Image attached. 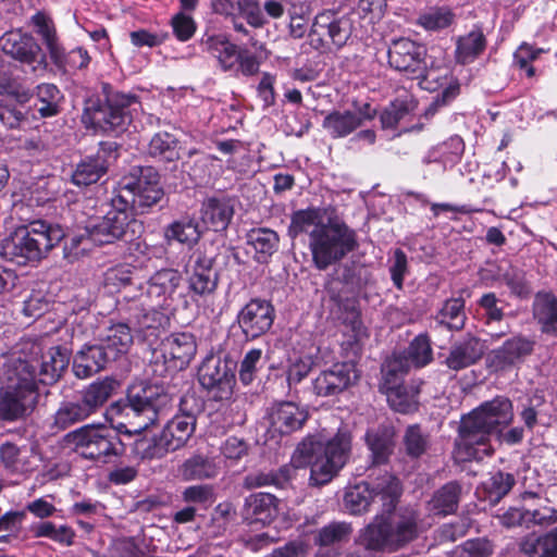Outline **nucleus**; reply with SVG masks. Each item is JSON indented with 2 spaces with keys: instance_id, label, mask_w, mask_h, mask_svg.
<instances>
[{
  "instance_id": "obj_46",
  "label": "nucleus",
  "mask_w": 557,
  "mask_h": 557,
  "mask_svg": "<svg viewBox=\"0 0 557 557\" xmlns=\"http://www.w3.org/2000/svg\"><path fill=\"white\" fill-rule=\"evenodd\" d=\"M417 108L416 99L410 95H405L392 101L380 115L383 128H396L399 123L411 114Z\"/></svg>"
},
{
  "instance_id": "obj_19",
  "label": "nucleus",
  "mask_w": 557,
  "mask_h": 557,
  "mask_svg": "<svg viewBox=\"0 0 557 557\" xmlns=\"http://www.w3.org/2000/svg\"><path fill=\"white\" fill-rule=\"evenodd\" d=\"M375 113L369 103H364L356 111L333 110L325 114L322 127L331 138H344L361 127L366 121L372 120Z\"/></svg>"
},
{
  "instance_id": "obj_43",
  "label": "nucleus",
  "mask_w": 557,
  "mask_h": 557,
  "mask_svg": "<svg viewBox=\"0 0 557 557\" xmlns=\"http://www.w3.org/2000/svg\"><path fill=\"white\" fill-rule=\"evenodd\" d=\"M466 320L465 300L461 297L445 300L441 309L434 315L436 325L449 331L462 330Z\"/></svg>"
},
{
  "instance_id": "obj_3",
  "label": "nucleus",
  "mask_w": 557,
  "mask_h": 557,
  "mask_svg": "<svg viewBox=\"0 0 557 557\" xmlns=\"http://www.w3.org/2000/svg\"><path fill=\"white\" fill-rule=\"evenodd\" d=\"M351 451V435L347 430L330 440L317 436L306 437L296 448L292 462L295 468H310V484H327L346 465Z\"/></svg>"
},
{
  "instance_id": "obj_31",
  "label": "nucleus",
  "mask_w": 557,
  "mask_h": 557,
  "mask_svg": "<svg viewBox=\"0 0 557 557\" xmlns=\"http://www.w3.org/2000/svg\"><path fill=\"white\" fill-rule=\"evenodd\" d=\"M183 281L182 274L174 269L157 271L146 283L144 299L149 298L157 305L172 298Z\"/></svg>"
},
{
  "instance_id": "obj_55",
  "label": "nucleus",
  "mask_w": 557,
  "mask_h": 557,
  "mask_svg": "<svg viewBox=\"0 0 557 557\" xmlns=\"http://www.w3.org/2000/svg\"><path fill=\"white\" fill-rule=\"evenodd\" d=\"M515 484L516 480L511 473L497 471L483 483V486L490 502L497 503L511 491Z\"/></svg>"
},
{
  "instance_id": "obj_25",
  "label": "nucleus",
  "mask_w": 557,
  "mask_h": 557,
  "mask_svg": "<svg viewBox=\"0 0 557 557\" xmlns=\"http://www.w3.org/2000/svg\"><path fill=\"white\" fill-rule=\"evenodd\" d=\"M210 8L213 13L224 17L240 15L255 28H260L267 23L258 0H210Z\"/></svg>"
},
{
  "instance_id": "obj_61",
  "label": "nucleus",
  "mask_w": 557,
  "mask_h": 557,
  "mask_svg": "<svg viewBox=\"0 0 557 557\" xmlns=\"http://www.w3.org/2000/svg\"><path fill=\"white\" fill-rule=\"evenodd\" d=\"M407 357L417 367H424L432 360V348L425 335L417 336L409 345Z\"/></svg>"
},
{
  "instance_id": "obj_33",
  "label": "nucleus",
  "mask_w": 557,
  "mask_h": 557,
  "mask_svg": "<svg viewBox=\"0 0 557 557\" xmlns=\"http://www.w3.org/2000/svg\"><path fill=\"white\" fill-rule=\"evenodd\" d=\"M234 215V205L230 198L212 197L201 207L202 222L214 232L225 231Z\"/></svg>"
},
{
  "instance_id": "obj_2",
  "label": "nucleus",
  "mask_w": 557,
  "mask_h": 557,
  "mask_svg": "<svg viewBox=\"0 0 557 557\" xmlns=\"http://www.w3.org/2000/svg\"><path fill=\"white\" fill-rule=\"evenodd\" d=\"M513 420L512 403L505 396L484 401L469 414L462 417L456 446L463 460L481 459L492 454V436L515 445L522 441L523 429L516 426L503 433Z\"/></svg>"
},
{
  "instance_id": "obj_23",
  "label": "nucleus",
  "mask_w": 557,
  "mask_h": 557,
  "mask_svg": "<svg viewBox=\"0 0 557 557\" xmlns=\"http://www.w3.org/2000/svg\"><path fill=\"white\" fill-rule=\"evenodd\" d=\"M533 349V341L523 336H513L491 352V364L496 370H507L517 367L532 354Z\"/></svg>"
},
{
  "instance_id": "obj_13",
  "label": "nucleus",
  "mask_w": 557,
  "mask_h": 557,
  "mask_svg": "<svg viewBox=\"0 0 557 557\" xmlns=\"http://www.w3.org/2000/svg\"><path fill=\"white\" fill-rule=\"evenodd\" d=\"M37 367L17 354H5L0 361V386L39 398Z\"/></svg>"
},
{
  "instance_id": "obj_58",
  "label": "nucleus",
  "mask_w": 557,
  "mask_h": 557,
  "mask_svg": "<svg viewBox=\"0 0 557 557\" xmlns=\"http://www.w3.org/2000/svg\"><path fill=\"white\" fill-rule=\"evenodd\" d=\"M289 469L282 468L276 472H259L250 474L246 478V484L248 487H262L267 485H274L278 488H283L289 481Z\"/></svg>"
},
{
  "instance_id": "obj_12",
  "label": "nucleus",
  "mask_w": 557,
  "mask_h": 557,
  "mask_svg": "<svg viewBox=\"0 0 557 557\" xmlns=\"http://www.w3.org/2000/svg\"><path fill=\"white\" fill-rule=\"evenodd\" d=\"M351 36L349 18L337 16L333 11L319 13L308 34L309 45L321 52H330L346 45Z\"/></svg>"
},
{
  "instance_id": "obj_34",
  "label": "nucleus",
  "mask_w": 557,
  "mask_h": 557,
  "mask_svg": "<svg viewBox=\"0 0 557 557\" xmlns=\"http://www.w3.org/2000/svg\"><path fill=\"white\" fill-rule=\"evenodd\" d=\"M213 259L199 255L189 276V289L199 296L212 294L218 286V273L212 268Z\"/></svg>"
},
{
  "instance_id": "obj_56",
  "label": "nucleus",
  "mask_w": 557,
  "mask_h": 557,
  "mask_svg": "<svg viewBox=\"0 0 557 557\" xmlns=\"http://www.w3.org/2000/svg\"><path fill=\"white\" fill-rule=\"evenodd\" d=\"M33 21L38 28L37 32L42 37L51 58L59 60L62 57L63 51L58 44L55 29L51 20L42 13H37L33 16Z\"/></svg>"
},
{
  "instance_id": "obj_16",
  "label": "nucleus",
  "mask_w": 557,
  "mask_h": 557,
  "mask_svg": "<svg viewBox=\"0 0 557 557\" xmlns=\"http://www.w3.org/2000/svg\"><path fill=\"white\" fill-rule=\"evenodd\" d=\"M126 320L132 330L144 338L158 336L160 330H164L169 323V317L156 307H146L144 294L133 299L125 308Z\"/></svg>"
},
{
  "instance_id": "obj_27",
  "label": "nucleus",
  "mask_w": 557,
  "mask_h": 557,
  "mask_svg": "<svg viewBox=\"0 0 557 557\" xmlns=\"http://www.w3.org/2000/svg\"><path fill=\"white\" fill-rule=\"evenodd\" d=\"M37 367V377L42 385L55 384L66 370L70 355L66 348L61 346L50 347L41 354L40 361L33 360Z\"/></svg>"
},
{
  "instance_id": "obj_49",
  "label": "nucleus",
  "mask_w": 557,
  "mask_h": 557,
  "mask_svg": "<svg viewBox=\"0 0 557 557\" xmlns=\"http://www.w3.org/2000/svg\"><path fill=\"white\" fill-rule=\"evenodd\" d=\"M486 47V39L481 30H472L457 41L456 60L460 64L472 63Z\"/></svg>"
},
{
  "instance_id": "obj_30",
  "label": "nucleus",
  "mask_w": 557,
  "mask_h": 557,
  "mask_svg": "<svg viewBox=\"0 0 557 557\" xmlns=\"http://www.w3.org/2000/svg\"><path fill=\"white\" fill-rule=\"evenodd\" d=\"M484 350L485 345L481 339L467 335L451 345L445 363L449 369L459 371L479 361Z\"/></svg>"
},
{
  "instance_id": "obj_15",
  "label": "nucleus",
  "mask_w": 557,
  "mask_h": 557,
  "mask_svg": "<svg viewBox=\"0 0 557 557\" xmlns=\"http://www.w3.org/2000/svg\"><path fill=\"white\" fill-rule=\"evenodd\" d=\"M198 381L203 388L213 393L214 399H227L235 383L233 366L220 357H208L199 367Z\"/></svg>"
},
{
  "instance_id": "obj_52",
  "label": "nucleus",
  "mask_w": 557,
  "mask_h": 557,
  "mask_svg": "<svg viewBox=\"0 0 557 557\" xmlns=\"http://www.w3.org/2000/svg\"><path fill=\"white\" fill-rule=\"evenodd\" d=\"M325 212L326 211L321 208H308L306 210L295 211L290 218L288 235L295 238L299 234L308 232L309 227L315 228L317 225L325 224Z\"/></svg>"
},
{
  "instance_id": "obj_24",
  "label": "nucleus",
  "mask_w": 557,
  "mask_h": 557,
  "mask_svg": "<svg viewBox=\"0 0 557 557\" xmlns=\"http://www.w3.org/2000/svg\"><path fill=\"white\" fill-rule=\"evenodd\" d=\"M418 520V512L411 508L401 509L393 516L386 517L393 550L405 546L417 537Z\"/></svg>"
},
{
  "instance_id": "obj_47",
  "label": "nucleus",
  "mask_w": 557,
  "mask_h": 557,
  "mask_svg": "<svg viewBox=\"0 0 557 557\" xmlns=\"http://www.w3.org/2000/svg\"><path fill=\"white\" fill-rule=\"evenodd\" d=\"M278 235L270 228H252L247 234V243L256 251L258 261L264 262L278 247Z\"/></svg>"
},
{
  "instance_id": "obj_50",
  "label": "nucleus",
  "mask_w": 557,
  "mask_h": 557,
  "mask_svg": "<svg viewBox=\"0 0 557 557\" xmlns=\"http://www.w3.org/2000/svg\"><path fill=\"white\" fill-rule=\"evenodd\" d=\"M401 443L405 454L411 459H418L429 450L431 437L420 424H411L406 428Z\"/></svg>"
},
{
  "instance_id": "obj_18",
  "label": "nucleus",
  "mask_w": 557,
  "mask_h": 557,
  "mask_svg": "<svg viewBox=\"0 0 557 557\" xmlns=\"http://www.w3.org/2000/svg\"><path fill=\"white\" fill-rule=\"evenodd\" d=\"M358 379L359 373L354 362H337L312 381V392L319 397L334 396L355 384Z\"/></svg>"
},
{
  "instance_id": "obj_48",
  "label": "nucleus",
  "mask_w": 557,
  "mask_h": 557,
  "mask_svg": "<svg viewBox=\"0 0 557 557\" xmlns=\"http://www.w3.org/2000/svg\"><path fill=\"white\" fill-rule=\"evenodd\" d=\"M148 153L164 162H175L181 158L178 140L168 132H159L150 139Z\"/></svg>"
},
{
  "instance_id": "obj_5",
  "label": "nucleus",
  "mask_w": 557,
  "mask_h": 557,
  "mask_svg": "<svg viewBox=\"0 0 557 557\" xmlns=\"http://www.w3.org/2000/svg\"><path fill=\"white\" fill-rule=\"evenodd\" d=\"M139 108L136 95L121 92L102 83L101 92L85 101L82 122L87 128L103 133L122 132Z\"/></svg>"
},
{
  "instance_id": "obj_54",
  "label": "nucleus",
  "mask_w": 557,
  "mask_h": 557,
  "mask_svg": "<svg viewBox=\"0 0 557 557\" xmlns=\"http://www.w3.org/2000/svg\"><path fill=\"white\" fill-rule=\"evenodd\" d=\"M36 97L41 103V106L38 107V112L42 117L54 116L60 112V102L63 96L55 85H38L36 87Z\"/></svg>"
},
{
  "instance_id": "obj_35",
  "label": "nucleus",
  "mask_w": 557,
  "mask_h": 557,
  "mask_svg": "<svg viewBox=\"0 0 557 557\" xmlns=\"http://www.w3.org/2000/svg\"><path fill=\"white\" fill-rule=\"evenodd\" d=\"M133 330L127 323H115L107 327L100 337V345L108 355L115 361L120 356L126 354L133 345Z\"/></svg>"
},
{
  "instance_id": "obj_53",
  "label": "nucleus",
  "mask_w": 557,
  "mask_h": 557,
  "mask_svg": "<svg viewBox=\"0 0 557 557\" xmlns=\"http://www.w3.org/2000/svg\"><path fill=\"white\" fill-rule=\"evenodd\" d=\"M164 235L169 240H177L178 243L191 246L199 240L201 232L195 219L184 216L170 224L165 228Z\"/></svg>"
},
{
  "instance_id": "obj_26",
  "label": "nucleus",
  "mask_w": 557,
  "mask_h": 557,
  "mask_svg": "<svg viewBox=\"0 0 557 557\" xmlns=\"http://www.w3.org/2000/svg\"><path fill=\"white\" fill-rule=\"evenodd\" d=\"M37 396L0 386V420L14 422L27 418L36 408Z\"/></svg>"
},
{
  "instance_id": "obj_14",
  "label": "nucleus",
  "mask_w": 557,
  "mask_h": 557,
  "mask_svg": "<svg viewBox=\"0 0 557 557\" xmlns=\"http://www.w3.org/2000/svg\"><path fill=\"white\" fill-rule=\"evenodd\" d=\"M388 63L396 71L405 72L412 79L428 83L433 73L428 70L426 49L408 38L393 40L388 48Z\"/></svg>"
},
{
  "instance_id": "obj_44",
  "label": "nucleus",
  "mask_w": 557,
  "mask_h": 557,
  "mask_svg": "<svg viewBox=\"0 0 557 557\" xmlns=\"http://www.w3.org/2000/svg\"><path fill=\"white\" fill-rule=\"evenodd\" d=\"M534 319L544 333L557 336V299L552 294H537L533 302Z\"/></svg>"
},
{
  "instance_id": "obj_11",
  "label": "nucleus",
  "mask_w": 557,
  "mask_h": 557,
  "mask_svg": "<svg viewBox=\"0 0 557 557\" xmlns=\"http://www.w3.org/2000/svg\"><path fill=\"white\" fill-rule=\"evenodd\" d=\"M196 429V422L190 418L174 416L163 428L160 436L152 441L139 440L136 450L143 458H162L170 451H175L186 445Z\"/></svg>"
},
{
  "instance_id": "obj_4",
  "label": "nucleus",
  "mask_w": 557,
  "mask_h": 557,
  "mask_svg": "<svg viewBox=\"0 0 557 557\" xmlns=\"http://www.w3.org/2000/svg\"><path fill=\"white\" fill-rule=\"evenodd\" d=\"M63 230L42 220L16 227L0 242V256L18 265L36 263L64 238Z\"/></svg>"
},
{
  "instance_id": "obj_10",
  "label": "nucleus",
  "mask_w": 557,
  "mask_h": 557,
  "mask_svg": "<svg viewBox=\"0 0 557 557\" xmlns=\"http://www.w3.org/2000/svg\"><path fill=\"white\" fill-rule=\"evenodd\" d=\"M115 196L117 205L125 203L137 214L146 213L164 196L158 171L152 166L133 169L132 174L123 180Z\"/></svg>"
},
{
  "instance_id": "obj_42",
  "label": "nucleus",
  "mask_w": 557,
  "mask_h": 557,
  "mask_svg": "<svg viewBox=\"0 0 557 557\" xmlns=\"http://www.w3.org/2000/svg\"><path fill=\"white\" fill-rule=\"evenodd\" d=\"M461 496V485L457 481H450L434 492L428 503V508L434 515H450L457 508Z\"/></svg>"
},
{
  "instance_id": "obj_37",
  "label": "nucleus",
  "mask_w": 557,
  "mask_h": 557,
  "mask_svg": "<svg viewBox=\"0 0 557 557\" xmlns=\"http://www.w3.org/2000/svg\"><path fill=\"white\" fill-rule=\"evenodd\" d=\"M177 473L184 481L208 480L219 474V466L213 457L194 454L178 466Z\"/></svg>"
},
{
  "instance_id": "obj_17",
  "label": "nucleus",
  "mask_w": 557,
  "mask_h": 557,
  "mask_svg": "<svg viewBox=\"0 0 557 557\" xmlns=\"http://www.w3.org/2000/svg\"><path fill=\"white\" fill-rule=\"evenodd\" d=\"M275 311L272 304L264 299H251L238 312L237 322L246 339H256L272 326Z\"/></svg>"
},
{
  "instance_id": "obj_57",
  "label": "nucleus",
  "mask_w": 557,
  "mask_h": 557,
  "mask_svg": "<svg viewBox=\"0 0 557 557\" xmlns=\"http://www.w3.org/2000/svg\"><path fill=\"white\" fill-rule=\"evenodd\" d=\"M454 17V13L448 8H431L419 16L418 23L426 30H441L450 26Z\"/></svg>"
},
{
  "instance_id": "obj_6",
  "label": "nucleus",
  "mask_w": 557,
  "mask_h": 557,
  "mask_svg": "<svg viewBox=\"0 0 557 557\" xmlns=\"http://www.w3.org/2000/svg\"><path fill=\"white\" fill-rule=\"evenodd\" d=\"M308 246L312 262L320 271L343 260L358 248L356 232L337 216L326 219L308 233Z\"/></svg>"
},
{
  "instance_id": "obj_60",
  "label": "nucleus",
  "mask_w": 557,
  "mask_h": 557,
  "mask_svg": "<svg viewBox=\"0 0 557 557\" xmlns=\"http://www.w3.org/2000/svg\"><path fill=\"white\" fill-rule=\"evenodd\" d=\"M263 351L260 348H253L246 352L244 359L240 362L238 377L245 385L250 384L257 372L261 369Z\"/></svg>"
},
{
  "instance_id": "obj_38",
  "label": "nucleus",
  "mask_w": 557,
  "mask_h": 557,
  "mask_svg": "<svg viewBox=\"0 0 557 557\" xmlns=\"http://www.w3.org/2000/svg\"><path fill=\"white\" fill-rule=\"evenodd\" d=\"M109 169L107 156L95 154L82 159L72 172L71 180L76 186L96 184Z\"/></svg>"
},
{
  "instance_id": "obj_40",
  "label": "nucleus",
  "mask_w": 557,
  "mask_h": 557,
  "mask_svg": "<svg viewBox=\"0 0 557 557\" xmlns=\"http://www.w3.org/2000/svg\"><path fill=\"white\" fill-rule=\"evenodd\" d=\"M389 407L399 413L408 414L418 410L419 388L414 385L382 386Z\"/></svg>"
},
{
  "instance_id": "obj_39",
  "label": "nucleus",
  "mask_w": 557,
  "mask_h": 557,
  "mask_svg": "<svg viewBox=\"0 0 557 557\" xmlns=\"http://www.w3.org/2000/svg\"><path fill=\"white\" fill-rule=\"evenodd\" d=\"M395 432L389 426H380L366 433V442L373 463H386L395 447Z\"/></svg>"
},
{
  "instance_id": "obj_63",
  "label": "nucleus",
  "mask_w": 557,
  "mask_h": 557,
  "mask_svg": "<svg viewBox=\"0 0 557 557\" xmlns=\"http://www.w3.org/2000/svg\"><path fill=\"white\" fill-rule=\"evenodd\" d=\"M171 25L174 35L181 41L189 40L197 28L196 22L190 14L184 12H177L171 18Z\"/></svg>"
},
{
  "instance_id": "obj_1",
  "label": "nucleus",
  "mask_w": 557,
  "mask_h": 557,
  "mask_svg": "<svg viewBox=\"0 0 557 557\" xmlns=\"http://www.w3.org/2000/svg\"><path fill=\"white\" fill-rule=\"evenodd\" d=\"M172 406V397L162 386L140 381L127 388L126 403L112 410L127 419L115 426L90 423L70 431L63 436V444L81 458L94 462L108 463L125 453L120 434H137L159 422Z\"/></svg>"
},
{
  "instance_id": "obj_21",
  "label": "nucleus",
  "mask_w": 557,
  "mask_h": 557,
  "mask_svg": "<svg viewBox=\"0 0 557 557\" xmlns=\"http://www.w3.org/2000/svg\"><path fill=\"white\" fill-rule=\"evenodd\" d=\"M165 362L175 371L186 369L197 352V343L189 332L172 333L162 341Z\"/></svg>"
},
{
  "instance_id": "obj_8",
  "label": "nucleus",
  "mask_w": 557,
  "mask_h": 557,
  "mask_svg": "<svg viewBox=\"0 0 557 557\" xmlns=\"http://www.w3.org/2000/svg\"><path fill=\"white\" fill-rule=\"evenodd\" d=\"M119 385L115 379L107 376L89 384L77 397L63 400L53 414L52 429L64 431L84 422L104 406Z\"/></svg>"
},
{
  "instance_id": "obj_7",
  "label": "nucleus",
  "mask_w": 557,
  "mask_h": 557,
  "mask_svg": "<svg viewBox=\"0 0 557 557\" xmlns=\"http://www.w3.org/2000/svg\"><path fill=\"white\" fill-rule=\"evenodd\" d=\"M403 494V485L397 476L384 472L371 483L361 482L349 487L344 496L345 507L352 515L369 510L392 513Z\"/></svg>"
},
{
  "instance_id": "obj_20",
  "label": "nucleus",
  "mask_w": 557,
  "mask_h": 557,
  "mask_svg": "<svg viewBox=\"0 0 557 557\" xmlns=\"http://www.w3.org/2000/svg\"><path fill=\"white\" fill-rule=\"evenodd\" d=\"M0 47L7 55L30 66L33 71L36 70V64L44 61L41 48L35 38L21 30L5 33L0 38Z\"/></svg>"
},
{
  "instance_id": "obj_28",
  "label": "nucleus",
  "mask_w": 557,
  "mask_h": 557,
  "mask_svg": "<svg viewBox=\"0 0 557 557\" xmlns=\"http://www.w3.org/2000/svg\"><path fill=\"white\" fill-rule=\"evenodd\" d=\"M113 359L99 344L84 345L73 359V373L78 379H87L106 369Z\"/></svg>"
},
{
  "instance_id": "obj_41",
  "label": "nucleus",
  "mask_w": 557,
  "mask_h": 557,
  "mask_svg": "<svg viewBox=\"0 0 557 557\" xmlns=\"http://www.w3.org/2000/svg\"><path fill=\"white\" fill-rule=\"evenodd\" d=\"M519 548L528 557H557V527L544 535L532 533L522 537Z\"/></svg>"
},
{
  "instance_id": "obj_29",
  "label": "nucleus",
  "mask_w": 557,
  "mask_h": 557,
  "mask_svg": "<svg viewBox=\"0 0 557 557\" xmlns=\"http://www.w3.org/2000/svg\"><path fill=\"white\" fill-rule=\"evenodd\" d=\"M277 498L270 493L251 494L245 499L242 517L249 524H269L277 515Z\"/></svg>"
},
{
  "instance_id": "obj_36",
  "label": "nucleus",
  "mask_w": 557,
  "mask_h": 557,
  "mask_svg": "<svg viewBox=\"0 0 557 557\" xmlns=\"http://www.w3.org/2000/svg\"><path fill=\"white\" fill-rule=\"evenodd\" d=\"M386 513L377 512L359 534L358 542L368 550H393L389 533L386 525Z\"/></svg>"
},
{
  "instance_id": "obj_32",
  "label": "nucleus",
  "mask_w": 557,
  "mask_h": 557,
  "mask_svg": "<svg viewBox=\"0 0 557 557\" xmlns=\"http://www.w3.org/2000/svg\"><path fill=\"white\" fill-rule=\"evenodd\" d=\"M201 47L216 59L223 72H231L236 69L239 51L237 46L231 42L226 35H205L201 39Z\"/></svg>"
},
{
  "instance_id": "obj_22",
  "label": "nucleus",
  "mask_w": 557,
  "mask_h": 557,
  "mask_svg": "<svg viewBox=\"0 0 557 557\" xmlns=\"http://www.w3.org/2000/svg\"><path fill=\"white\" fill-rule=\"evenodd\" d=\"M308 412L293 401L273 405L268 412L269 431L272 434L288 435L304 425Z\"/></svg>"
},
{
  "instance_id": "obj_51",
  "label": "nucleus",
  "mask_w": 557,
  "mask_h": 557,
  "mask_svg": "<svg viewBox=\"0 0 557 557\" xmlns=\"http://www.w3.org/2000/svg\"><path fill=\"white\" fill-rule=\"evenodd\" d=\"M352 533V527L345 521H334L319 529L314 534V544L319 547H334L347 542Z\"/></svg>"
},
{
  "instance_id": "obj_9",
  "label": "nucleus",
  "mask_w": 557,
  "mask_h": 557,
  "mask_svg": "<svg viewBox=\"0 0 557 557\" xmlns=\"http://www.w3.org/2000/svg\"><path fill=\"white\" fill-rule=\"evenodd\" d=\"M111 205L106 215L90 221L86 226L90 242L101 246L117 242L131 243L140 237L144 232L143 222L134 218L125 203L117 205L116 196L112 198Z\"/></svg>"
},
{
  "instance_id": "obj_59",
  "label": "nucleus",
  "mask_w": 557,
  "mask_h": 557,
  "mask_svg": "<svg viewBox=\"0 0 557 557\" xmlns=\"http://www.w3.org/2000/svg\"><path fill=\"white\" fill-rule=\"evenodd\" d=\"M0 461L3 468L10 473H20L26 469L23 450L11 442H5L0 445Z\"/></svg>"
},
{
  "instance_id": "obj_62",
  "label": "nucleus",
  "mask_w": 557,
  "mask_h": 557,
  "mask_svg": "<svg viewBox=\"0 0 557 557\" xmlns=\"http://www.w3.org/2000/svg\"><path fill=\"white\" fill-rule=\"evenodd\" d=\"M500 281L509 287L511 294L518 297H527L531 293L524 272L518 268L509 267L506 269L500 274Z\"/></svg>"
},
{
  "instance_id": "obj_45",
  "label": "nucleus",
  "mask_w": 557,
  "mask_h": 557,
  "mask_svg": "<svg viewBox=\"0 0 557 557\" xmlns=\"http://www.w3.org/2000/svg\"><path fill=\"white\" fill-rule=\"evenodd\" d=\"M534 319L544 333L557 336V299L552 294H537L533 302Z\"/></svg>"
},
{
  "instance_id": "obj_64",
  "label": "nucleus",
  "mask_w": 557,
  "mask_h": 557,
  "mask_svg": "<svg viewBox=\"0 0 557 557\" xmlns=\"http://www.w3.org/2000/svg\"><path fill=\"white\" fill-rule=\"evenodd\" d=\"M25 120V112L18 108L12 98L0 103V122L9 128H17Z\"/></svg>"
}]
</instances>
